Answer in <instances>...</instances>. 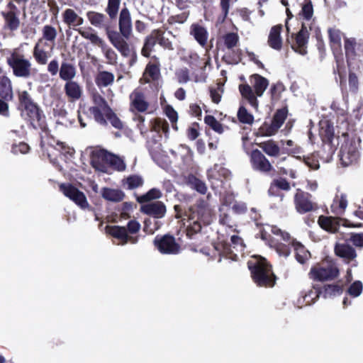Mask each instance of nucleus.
<instances>
[{"instance_id":"nucleus-37","label":"nucleus","mask_w":363,"mask_h":363,"mask_svg":"<svg viewBox=\"0 0 363 363\" xmlns=\"http://www.w3.org/2000/svg\"><path fill=\"white\" fill-rule=\"evenodd\" d=\"M77 30L82 37L89 40L92 44L96 45L100 48H103L104 46V41L100 37H99V35L94 32L92 28L88 27L85 29L78 28Z\"/></svg>"},{"instance_id":"nucleus-45","label":"nucleus","mask_w":363,"mask_h":363,"mask_svg":"<svg viewBox=\"0 0 363 363\" xmlns=\"http://www.w3.org/2000/svg\"><path fill=\"white\" fill-rule=\"evenodd\" d=\"M237 117L240 123L247 125H252L255 119L254 116L243 106L239 107Z\"/></svg>"},{"instance_id":"nucleus-46","label":"nucleus","mask_w":363,"mask_h":363,"mask_svg":"<svg viewBox=\"0 0 363 363\" xmlns=\"http://www.w3.org/2000/svg\"><path fill=\"white\" fill-rule=\"evenodd\" d=\"M54 143H52L51 142H48V145L53 147L54 149L58 150L60 154L65 155V156H70L72 157L74 153V150L73 148H71L69 146H68L65 143L60 142V141H55L53 140Z\"/></svg>"},{"instance_id":"nucleus-55","label":"nucleus","mask_w":363,"mask_h":363,"mask_svg":"<svg viewBox=\"0 0 363 363\" xmlns=\"http://www.w3.org/2000/svg\"><path fill=\"white\" fill-rule=\"evenodd\" d=\"M157 43L164 49L168 50H173L174 47L170 40L164 36V30L161 28H157Z\"/></svg>"},{"instance_id":"nucleus-61","label":"nucleus","mask_w":363,"mask_h":363,"mask_svg":"<svg viewBox=\"0 0 363 363\" xmlns=\"http://www.w3.org/2000/svg\"><path fill=\"white\" fill-rule=\"evenodd\" d=\"M108 111L106 113V118L110 121L111 124L116 128L121 130L123 128V125L121 119L116 116V114L110 108H108Z\"/></svg>"},{"instance_id":"nucleus-58","label":"nucleus","mask_w":363,"mask_h":363,"mask_svg":"<svg viewBox=\"0 0 363 363\" xmlns=\"http://www.w3.org/2000/svg\"><path fill=\"white\" fill-rule=\"evenodd\" d=\"M143 223V231L147 234L152 235L159 229L158 222L155 219L145 218Z\"/></svg>"},{"instance_id":"nucleus-32","label":"nucleus","mask_w":363,"mask_h":363,"mask_svg":"<svg viewBox=\"0 0 363 363\" xmlns=\"http://www.w3.org/2000/svg\"><path fill=\"white\" fill-rule=\"evenodd\" d=\"M291 245L295 252V258L300 264H305L311 258V252L296 240H292Z\"/></svg>"},{"instance_id":"nucleus-2","label":"nucleus","mask_w":363,"mask_h":363,"mask_svg":"<svg viewBox=\"0 0 363 363\" xmlns=\"http://www.w3.org/2000/svg\"><path fill=\"white\" fill-rule=\"evenodd\" d=\"M174 209L176 212V218L186 217L187 225L186 235L189 239H192L195 235L200 233L202 226L209 225L212 221V213L208 203L200 200L196 204L189 207L188 211H184L181 205H175Z\"/></svg>"},{"instance_id":"nucleus-51","label":"nucleus","mask_w":363,"mask_h":363,"mask_svg":"<svg viewBox=\"0 0 363 363\" xmlns=\"http://www.w3.org/2000/svg\"><path fill=\"white\" fill-rule=\"evenodd\" d=\"M222 60L228 65H237L242 60V50L240 49L233 50L231 53L223 55Z\"/></svg>"},{"instance_id":"nucleus-3","label":"nucleus","mask_w":363,"mask_h":363,"mask_svg":"<svg viewBox=\"0 0 363 363\" xmlns=\"http://www.w3.org/2000/svg\"><path fill=\"white\" fill-rule=\"evenodd\" d=\"M18 109L21 111V116L24 117L31 127L34 129H40L45 133L49 132L46 123L45 116L38 105L34 102L27 91H22L18 93Z\"/></svg>"},{"instance_id":"nucleus-62","label":"nucleus","mask_w":363,"mask_h":363,"mask_svg":"<svg viewBox=\"0 0 363 363\" xmlns=\"http://www.w3.org/2000/svg\"><path fill=\"white\" fill-rule=\"evenodd\" d=\"M189 11H184L181 13L171 16L167 19V23L170 25H173L174 23H184L186 21L187 18L189 16Z\"/></svg>"},{"instance_id":"nucleus-23","label":"nucleus","mask_w":363,"mask_h":363,"mask_svg":"<svg viewBox=\"0 0 363 363\" xmlns=\"http://www.w3.org/2000/svg\"><path fill=\"white\" fill-rule=\"evenodd\" d=\"M257 145L270 157L277 158L281 153H284V150L281 148L278 142L273 139L257 143Z\"/></svg>"},{"instance_id":"nucleus-28","label":"nucleus","mask_w":363,"mask_h":363,"mask_svg":"<svg viewBox=\"0 0 363 363\" xmlns=\"http://www.w3.org/2000/svg\"><path fill=\"white\" fill-rule=\"evenodd\" d=\"M281 30L282 25L281 24L274 26L270 30L267 43L274 50H280L282 48Z\"/></svg>"},{"instance_id":"nucleus-22","label":"nucleus","mask_w":363,"mask_h":363,"mask_svg":"<svg viewBox=\"0 0 363 363\" xmlns=\"http://www.w3.org/2000/svg\"><path fill=\"white\" fill-rule=\"evenodd\" d=\"M334 252L336 256L343 259L347 263L350 262L357 257L355 250L350 246L347 242L336 243L334 247Z\"/></svg>"},{"instance_id":"nucleus-9","label":"nucleus","mask_w":363,"mask_h":363,"mask_svg":"<svg viewBox=\"0 0 363 363\" xmlns=\"http://www.w3.org/2000/svg\"><path fill=\"white\" fill-rule=\"evenodd\" d=\"M6 63L12 69L13 74L19 78L27 79L31 76L32 64L24 55L13 50L6 58Z\"/></svg>"},{"instance_id":"nucleus-26","label":"nucleus","mask_w":363,"mask_h":363,"mask_svg":"<svg viewBox=\"0 0 363 363\" xmlns=\"http://www.w3.org/2000/svg\"><path fill=\"white\" fill-rule=\"evenodd\" d=\"M190 35L202 48H206L208 38L206 28L199 23H193L190 26Z\"/></svg>"},{"instance_id":"nucleus-4","label":"nucleus","mask_w":363,"mask_h":363,"mask_svg":"<svg viewBox=\"0 0 363 363\" xmlns=\"http://www.w3.org/2000/svg\"><path fill=\"white\" fill-rule=\"evenodd\" d=\"M247 267L253 282L258 287L272 288L277 277L269 262L261 256H253L247 262Z\"/></svg>"},{"instance_id":"nucleus-54","label":"nucleus","mask_w":363,"mask_h":363,"mask_svg":"<svg viewBox=\"0 0 363 363\" xmlns=\"http://www.w3.org/2000/svg\"><path fill=\"white\" fill-rule=\"evenodd\" d=\"M162 196L161 191L155 188L151 189L145 194H143L138 198V201L140 203L150 201L153 199L160 198Z\"/></svg>"},{"instance_id":"nucleus-25","label":"nucleus","mask_w":363,"mask_h":363,"mask_svg":"<svg viewBox=\"0 0 363 363\" xmlns=\"http://www.w3.org/2000/svg\"><path fill=\"white\" fill-rule=\"evenodd\" d=\"M329 43L331 50L334 55L342 54L341 40L344 33L336 28H329L328 29Z\"/></svg>"},{"instance_id":"nucleus-15","label":"nucleus","mask_w":363,"mask_h":363,"mask_svg":"<svg viewBox=\"0 0 363 363\" xmlns=\"http://www.w3.org/2000/svg\"><path fill=\"white\" fill-rule=\"evenodd\" d=\"M60 191L74 202L80 208L84 209L89 206L85 194L69 183H62L59 186Z\"/></svg>"},{"instance_id":"nucleus-20","label":"nucleus","mask_w":363,"mask_h":363,"mask_svg":"<svg viewBox=\"0 0 363 363\" xmlns=\"http://www.w3.org/2000/svg\"><path fill=\"white\" fill-rule=\"evenodd\" d=\"M130 110L138 112H145L149 107V103L146 101L145 94L138 89L134 90L130 95Z\"/></svg>"},{"instance_id":"nucleus-16","label":"nucleus","mask_w":363,"mask_h":363,"mask_svg":"<svg viewBox=\"0 0 363 363\" xmlns=\"http://www.w3.org/2000/svg\"><path fill=\"white\" fill-rule=\"evenodd\" d=\"M6 9V11L1 12L4 20V26L9 30L15 31L18 29L21 24L19 19L20 11L12 1L7 4Z\"/></svg>"},{"instance_id":"nucleus-53","label":"nucleus","mask_w":363,"mask_h":363,"mask_svg":"<svg viewBox=\"0 0 363 363\" xmlns=\"http://www.w3.org/2000/svg\"><path fill=\"white\" fill-rule=\"evenodd\" d=\"M340 235H342L341 239L345 240V242H352L356 247H363V233H351L345 235L340 234Z\"/></svg>"},{"instance_id":"nucleus-24","label":"nucleus","mask_w":363,"mask_h":363,"mask_svg":"<svg viewBox=\"0 0 363 363\" xmlns=\"http://www.w3.org/2000/svg\"><path fill=\"white\" fill-rule=\"evenodd\" d=\"M141 212L154 218H162L166 213V206L162 201H155L141 206Z\"/></svg>"},{"instance_id":"nucleus-41","label":"nucleus","mask_w":363,"mask_h":363,"mask_svg":"<svg viewBox=\"0 0 363 363\" xmlns=\"http://www.w3.org/2000/svg\"><path fill=\"white\" fill-rule=\"evenodd\" d=\"M102 197L110 201L119 202L123 200L125 194L119 189L104 187L101 191Z\"/></svg>"},{"instance_id":"nucleus-21","label":"nucleus","mask_w":363,"mask_h":363,"mask_svg":"<svg viewBox=\"0 0 363 363\" xmlns=\"http://www.w3.org/2000/svg\"><path fill=\"white\" fill-rule=\"evenodd\" d=\"M309 38V33L306 27L302 23L301 30L295 35V43L291 45L295 52L303 55L307 53L306 45Z\"/></svg>"},{"instance_id":"nucleus-1","label":"nucleus","mask_w":363,"mask_h":363,"mask_svg":"<svg viewBox=\"0 0 363 363\" xmlns=\"http://www.w3.org/2000/svg\"><path fill=\"white\" fill-rule=\"evenodd\" d=\"M86 17L93 26L106 30L108 40L123 57H130V65L135 63V50L128 43L133 35V25L130 12L127 7H123L119 13V31L110 28L108 18L104 13L89 11L86 13Z\"/></svg>"},{"instance_id":"nucleus-17","label":"nucleus","mask_w":363,"mask_h":363,"mask_svg":"<svg viewBox=\"0 0 363 363\" xmlns=\"http://www.w3.org/2000/svg\"><path fill=\"white\" fill-rule=\"evenodd\" d=\"M230 176V172L218 164L213 165V167L207 171V178L211 184L212 188L215 186L221 185L224 179H227Z\"/></svg>"},{"instance_id":"nucleus-11","label":"nucleus","mask_w":363,"mask_h":363,"mask_svg":"<svg viewBox=\"0 0 363 363\" xmlns=\"http://www.w3.org/2000/svg\"><path fill=\"white\" fill-rule=\"evenodd\" d=\"M155 247L162 255H178L182 251V247L176 241L174 235L169 233L157 235L153 240Z\"/></svg>"},{"instance_id":"nucleus-18","label":"nucleus","mask_w":363,"mask_h":363,"mask_svg":"<svg viewBox=\"0 0 363 363\" xmlns=\"http://www.w3.org/2000/svg\"><path fill=\"white\" fill-rule=\"evenodd\" d=\"M342 221L343 220L340 218V216L333 217L321 215L318 219V223L320 227L330 233H337Z\"/></svg>"},{"instance_id":"nucleus-36","label":"nucleus","mask_w":363,"mask_h":363,"mask_svg":"<svg viewBox=\"0 0 363 363\" xmlns=\"http://www.w3.org/2000/svg\"><path fill=\"white\" fill-rule=\"evenodd\" d=\"M77 30L82 37L89 40L92 44L96 45L100 48H103L104 46V41L100 37H99V35L94 32L92 28L88 27L85 29L78 28Z\"/></svg>"},{"instance_id":"nucleus-35","label":"nucleus","mask_w":363,"mask_h":363,"mask_svg":"<svg viewBox=\"0 0 363 363\" xmlns=\"http://www.w3.org/2000/svg\"><path fill=\"white\" fill-rule=\"evenodd\" d=\"M77 30L82 37L89 40L92 44L96 45L100 48H103L104 46V41L100 37H99V35L94 32L92 28L88 27L85 29L78 28Z\"/></svg>"},{"instance_id":"nucleus-43","label":"nucleus","mask_w":363,"mask_h":363,"mask_svg":"<svg viewBox=\"0 0 363 363\" xmlns=\"http://www.w3.org/2000/svg\"><path fill=\"white\" fill-rule=\"evenodd\" d=\"M144 180L143 177L138 174H132L123 180V186H127L126 189L129 190L135 189L143 185Z\"/></svg>"},{"instance_id":"nucleus-56","label":"nucleus","mask_w":363,"mask_h":363,"mask_svg":"<svg viewBox=\"0 0 363 363\" xmlns=\"http://www.w3.org/2000/svg\"><path fill=\"white\" fill-rule=\"evenodd\" d=\"M224 45L228 50L236 47L239 43V36L236 33H228L223 36Z\"/></svg>"},{"instance_id":"nucleus-44","label":"nucleus","mask_w":363,"mask_h":363,"mask_svg":"<svg viewBox=\"0 0 363 363\" xmlns=\"http://www.w3.org/2000/svg\"><path fill=\"white\" fill-rule=\"evenodd\" d=\"M42 40H45L46 41L50 42L52 44V48L55 45V41L57 35L56 28L51 25H45L42 29Z\"/></svg>"},{"instance_id":"nucleus-42","label":"nucleus","mask_w":363,"mask_h":363,"mask_svg":"<svg viewBox=\"0 0 363 363\" xmlns=\"http://www.w3.org/2000/svg\"><path fill=\"white\" fill-rule=\"evenodd\" d=\"M340 160L342 164L347 167L351 164L354 161H356L358 157V152L353 149L350 150L346 147H342L340 150Z\"/></svg>"},{"instance_id":"nucleus-10","label":"nucleus","mask_w":363,"mask_h":363,"mask_svg":"<svg viewBox=\"0 0 363 363\" xmlns=\"http://www.w3.org/2000/svg\"><path fill=\"white\" fill-rule=\"evenodd\" d=\"M340 272L335 263L322 262L313 266L309 272L308 277L315 281H331L339 276Z\"/></svg>"},{"instance_id":"nucleus-47","label":"nucleus","mask_w":363,"mask_h":363,"mask_svg":"<svg viewBox=\"0 0 363 363\" xmlns=\"http://www.w3.org/2000/svg\"><path fill=\"white\" fill-rule=\"evenodd\" d=\"M188 184L200 194H205L206 193L207 187L205 183L196 176L193 174L189 175Z\"/></svg>"},{"instance_id":"nucleus-48","label":"nucleus","mask_w":363,"mask_h":363,"mask_svg":"<svg viewBox=\"0 0 363 363\" xmlns=\"http://www.w3.org/2000/svg\"><path fill=\"white\" fill-rule=\"evenodd\" d=\"M219 255L220 258L218 262L221 261V257H225L232 261H237L238 259V255L233 252L230 245L228 242H223L221 244Z\"/></svg>"},{"instance_id":"nucleus-31","label":"nucleus","mask_w":363,"mask_h":363,"mask_svg":"<svg viewBox=\"0 0 363 363\" xmlns=\"http://www.w3.org/2000/svg\"><path fill=\"white\" fill-rule=\"evenodd\" d=\"M157 30H152L144 40V44L141 49V55L145 57H150L151 52L154 50L155 45L157 43Z\"/></svg>"},{"instance_id":"nucleus-13","label":"nucleus","mask_w":363,"mask_h":363,"mask_svg":"<svg viewBox=\"0 0 363 363\" xmlns=\"http://www.w3.org/2000/svg\"><path fill=\"white\" fill-rule=\"evenodd\" d=\"M250 162L254 171L265 175L274 172V168L264 154L258 149L252 150L250 154Z\"/></svg>"},{"instance_id":"nucleus-52","label":"nucleus","mask_w":363,"mask_h":363,"mask_svg":"<svg viewBox=\"0 0 363 363\" xmlns=\"http://www.w3.org/2000/svg\"><path fill=\"white\" fill-rule=\"evenodd\" d=\"M205 123L217 133L221 134L224 131L223 124L211 115H207L204 117Z\"/></svg>"},{"instance_id":"nucleus-12","label":"nucleus","mask_w":363,"mask_h":363,"mask_svg":"<svg viewBox=\"0 0 363 363\" xmlns=\"http://www.w3.org/2000/svg\"><path fill=\"white\" fill-rule=\"evenodd\" d=\"M344 50L348 66L363 57V42L355 38L344 37Z\"/></svg>"},{"instance_id":"nucleus-33","label":"nucleus","mask_w":363,"mask_h":363,"mask_svg":"<svg viewBox=\"0 0 363 363\" xmlns=\"http://www.w3.org/2000/svg\"><path fill=\"white\" fill-rule=\"evenodd\" d=\"M64 90L67 98L72 101L79 99L82 94V90L79 84L72 80L66 82Z\"/></svg>"},{"instance_id":"nucleus-60","label":"nucleus","mask_w":363,"mask_h":363,"mask_svg":"<svg viewBox=\"0 0 363 363\" xmlns=\"http://www.w3.org/2000/svg\"><path fill=\"white\" fill-rule=\"evenodd\" d=\"M89 111L98 123L102 125H107V121L99 106H91L89 108Z\"/></svg>"},{"instance_id":"nucleus-34","label":"nucleus","mask_w":363,"mask_h":363,"mask_svg":"<svg viewBox=\"0 0 363 363\" xmlns=\"http://www.w3.org/2000/svg\"><path fill=\"white\" fill-rule=\"evenodd\" d=\"M114 74L108 71H99L95 75L94 82L99 88L107 87L114 82Z\"/></svg>"},{"instance_id":"nucleus-7","label":"nucleus","mask_w":363,"mask_h":363,"mask_svg":"<svg viewBox=\"0 0 363 363\" xmlns=\"http://www.w3.org/2000/svg\"><path fill=\"white\" fill-rule=\"evenodd\" d=\"M289 114L286 106L277 109L269 121H265L261 126L254 132L256 137H272L275 135L282 126Z\"/></svg>"},{"instance_id":"nucleus-19","label":"nucleus","mask_w":363,"mask_h":363,"mask_svg":"<svg viewBox=\"0 0 363 363\" xmlns=\"http://www.w3.org/2000/svg\"><path fill=\"white\" fill-rule=\"evenodd\" d=\"M319 135L324 145L333 149L332 143L335 137L333 123L329 120H322L319 123Z\"/></svg>"},{"instance_id":"nucleus-8","label":"nucleus","mask_w":363,"mask_h":363,"mask_svg":"<svg viewBox=\"0 0 363 363\" xmlns=\"http://www.w3.org/2000/svg\"><path fill=\"white\" fill-rule=\"evenodd\" d=\"M106 233L112 237L119 240L123 245L130 242L135 244L138 241V236H131L130 234H135L140 229V224L135 220H130L127 224V228L119 225H107Z\"/></svg>"},{"instance_id":"nucleus-50","label":"nucleus","mask_w":363,"mask_h":363,"mask_svg":"<svg viewBox=\"0 0 363 363\" xmlns=\"http://www.w3.org/2000/svg\"><path fill=\"white\" fill-rule=\"evenodd\" d=\"M320 296V291L318 289V285H313V289L309 290L307 293H306L303 296V303H305L306 305H311L319 298Z\"/></svg>"},{"instance_id":"nucleus-39","label":"nucleus","mask_w":363,"mask_h":363,"mask_svg":"<svg viewBox=\"0 0 363 363\" xmlns=\"http://www.w3.org/2000/svg\"><path fill=\"white\" fill-rule=\"evenodd\" d=\"M41 43L42 39H39L35 44L33 50V56L37 64L40 65H45L48 63L50 55L40 46Z\"/></svg>"},{"instance_id":"nucleus-63","label":"nucleus","mask_w":363,"mask_h":363,"mask_svg":"<svg viewBox=\"0 0 363 363\" xmlns=\"http://www.w3.org/2000/svg\"><path fill=\"white\" fill-rule=\"evenodd\" d=\"M77 13L72 9H67L62 13L63 21L68 26H74Z\"/></svg>"},{"instance_id":"nucleus-29","label":"nucleus","mask_w":363,"mask_h":363,"mask_svg":"<svg viewBox=\"0 0 363 363\" xmlns=\"http://www.w3.org/2000/svg\"><path fill=\"white\" fill-rule=\"evenodd\" d=\"M0 98L6 101H11L13 99L11 80L6 75L0 77Z\"/></svg>"},{"instance_id":"nucleus-6","label":"nucleus","mask_w":363,"mask_h":363,"mask_svg":"<svg viewBox=\"0 0 363 363\" xmlns=\"http://www.w3.org/2000/svg\"><path fill=\"white\" fill-rule=\"evenodd\" d=\"M91 166L101 172H106L109 166L115 167L119 171L125 169L123 162L116 155L104 149L93 150L90 155Z\"/></svg>"},{"instance_id":"nucleus-40","label":"nucleus","mask_w":363,"mask_h":363,"mask_svg":"<svg viewBox=\"0 0 363 363\" xmlns=\"http://www.w3.org/2000/svg\"><path fill=\"white\" fill-rule=\"evenodd\" d=\"M59 75L60 79L64 81H72L76 75L75 66L69 62L62 61L60 68Z\"/></svg>"},{"instance_id":"nucleus-5","label":"nucleus","mask_w":363,"mask_h":363,"mask_svg":"<svg viewBox=\"0 0 363 363\" xmlns=\"http://www.w3.org/2000/svg\"><path fill=\"white\" fill-rule=\"evenodd\" d=\"M250 81L254 91L247 83L240 84L238 89L242 97L247 100L251 106L257 109L259 105L257 97L263 95L269 86V80L259 74H253L250 76Z\"/></svg>"},{"instance_id":"nucleus-57","label":"nucleus","mask_w":363,"mask_h":363,"mask_svg":"<svg viewBox=\"0 0 363 363\" xmlns=\"http://www.w3.org/2000/svg\"><path fill=\"white\" fill-rule=\"evenodd\" d=\"M236 1L237 0H220V9L221 13L218 18L221 21V22L225 21V20L227 18L229 13L230 4Z\"/></svg>"},{"instance_id":"nucleus-49","label":"nucleus","mask_w":363,"mask_h":363,"mask_svg":"<svg viewBox=\"0 0 363 363\" xmlns=\"http://www.w3.org/2000/svg\"><path fill=\"white\" fill-rule=\"evenodd\" d=\"M121 0H108L107 6L105 9L106 13L110 19H116L120 8Z\"/></svg>"},{"instance_id":"nucleus-64","label":"nucleus","mask_w":363,"mask_h":363,"mask_svg":"<svg viewBox=\"0 0 363 363\" xmlns=\"http://www.w3.org/2000/svg\"><path fill=\"white\" fill-rule=\"evenodd\" d=\"M285 90V87L281 82H277L272 85L270 88V94L272 100H279L281 98V93Z\"/></svg>"},{"instance_id":"nucleus-38","label":"nucleus","mask_w":363,"mask_h":363,"mask_svg":"<svg viewBox=\"0 0 363 363\" xmlns=\"http://www.w3.org/2000/svg\"><path fill=\"white\" fill-rule=\"evenodd\" d=\"M320 296L324 298H333L339 296L342 293V286L338 284H325L323 287H319Z\"/></svg>"},{"instance_id":"nucleus-27","label":"nucleus","mask_w":363,"mask_h":363,"mask_svg":"<svg viewBox=\"0 0 363 363\" xmlns=\"http://www.w3.org/2000/svg\"><path fill=\"white\" fill-rule=\"evenodd\" d=\"M347 203V196L345 194H336L330 206L331 212L335 216H342L345 212Z\"/></svg>"},{"instance_id":"nucleus-30","label":"nucleus","mask_w":363,"mask_h":363,"mask_svg":"<svg viewBox=\"0 0 363 363\" xmlns=\"http://www.w3.org/2000/svg\"><path fill=\"white\" fill-rule=\"evenodd\" d=\"M157 30H152L144 40V44L141 49V55L145 57H150L151 52L154 50L155 45L157 43Z\"/></svg>"},{"instance_id":"nucleus-14","label":"nucleus","mask_w":363,"mask_h":363,"mask_svg":"<svg viewBox=\"0 0 363 363\" xmlns=\"http://www.w3.org/2000/svg\"><path fill=\"white\" fill-rule=\"evenodd\" d=\"M294 203L296 211L300 214H304L317 208L316 204L312 201V195L299 189L294 195Z\"/></svg>"},{"instance_id":"nucleus-59","label":"nucleus","mask_w":363,"mask_h":363,"mask_svg":"<svg viewBox=\"0 0 363 363\" xmlns=\"http://www.w3.org/2000/svg\"><path fill=\"white\" fill-rule=\"evenodd\" d=\"M313 14V8L311 0H306L302 6L301 11L299 13L305 20H310Z\"/></svg>"}]
</instances>
